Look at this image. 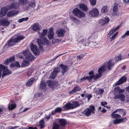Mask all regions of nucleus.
Returning a JSON list of instances; mask_svg holds the SVG:
<instances>
[{
    "instance_id": "1",
    "label": "nucleus",
    "mask_w": 129,
    "mask_h": 129,
    "mask_svg": "<svg viewBox=\"0 0 129 129\" xmlns=\"http://www.w3.org/2000/svg\"><path fill=\"white\" fill-rule=\"evenodd\" d=\"M124 92L123 89H121L119 87H115L114 90V95H115L114 99H119L121 101H124L125 99V96L123 94H118L122 93Z\"/></svg>"
},
{
    "instance_id": "2",
    "label": "nucleus",
    "mask_w": 129,
    "mask_h": 129,
    "mask_svg": "<svg viewBox=\"0 0 129 129\" xmlns=\"http://www.w3.org/2000/svg\"><path fill=\"white\" fill-rule=\"evenodd\" d=\"M105 70V66H102L98 69V74H96V75H92L86 77L87 80H88L89 82H90L92 81V79L94 80H95L99 78L102 75V73L104 72Z\"/></svg>"
},
{
    "instance_id": "3",
    "label": "nucleus",
    "mask_w": 129,
    "mask_h": 129,
    "mask_svg": "<svg viewBox=\"0 0 129 129\" xmlns=\"http://www.w3.org/2000/svg\"><path fill=\"white\" fill-rule=\"evenodd\" d=\"M79 103L77 101L74 102L72 104L70 102H68L64 106H63V110L66 111L71 109H73L80 106Z\"/></svg>"
},
{
    "instance_id": "4",
    "label": "nucleus",
    "mask_w": 129,
    "mask_h": 129,
    "mask_svg": "<svg viewBox=\"0 0 129 129\" xmlns=\"http://www.w3.org/2000/svg\"><path fill=\"white\" fill-rule=\"evenodd\" d=\"M15 57L13 56L9 59H8L6 60L5 62V64L6 65H8L9 62H11L12 63L10 65V67L12 68H14L15 67H17L20 68V65L18 62L15 61H14Z\"/></svg>"
},
{
    "instance_id": "5",
    "label": "nucleus",
    "mask_w": 129,
    "mask_h": 129,
    "mask_svg": "<svg viewBox=\"0 0 129 129\" xmlns=\"http://www.w3.org/2000/svg\"><path fill=\"white\" fill-rule=\"evenodd\" d=\"M37 42L39 47L41 49H42V45L48 44L49 43L48 40L45 37H41L39 39L37 40Z\"/></svg>"
},
{
    "instance_id": "6",
    "label": "nucleus",
    "mask_w": 129,
    "mask_h": 129,
    "mask_svg": "<svg viewBox=\"0 0 129 129\" xmlns=\"http://www.w3.org/2000/svg\"><path fill=\"white\" fill-rule=\"evenodd\" d=\"M0 71L1 73L2 72H3L2 76V78H3L4 76L11 73V72L6 67L4 66L2 64H0Z\"/></svg>"
},
{
    "instance_id": "7",
    "label": "nucleus",
    "mask_w": 129,
    "mask_h": 129,
    "mask_svg": "<svg viewBox=\"0 0 129 129\" xmlns=\"http://www.w3.org/2000/svg\"><path fill=\"white\" fill-rule=\"evenodd\" d=\"M73 13L75 15L79 18H82L85 16V14L83 12L81 11L77 8L73 9Z\"/></svg>"
},
{
    "instance_id": "8",
    "label": "nucleus",
    "mask_w": 129,
    "mask_h": 129,
    "mask_svg": "<svg viewBox=\"0 0 129 129\" xmlns=\"http://www.w3.org/2000/svg\"><path fill=\"white\" fill-rule=\"evenodd\" d=\"M19 4L25 5L28 4L29 6L32 7H34L35 6V3L34 2H29L28 0H19Z\"/></svg>"
},
{
    "instance_id": "9",
    "label": "nucleus",
    "mask_w": 129,
    "mask_h": 129,
    "mask_svg": "<svg viewBox=\"0 0 129 129\" xmlns=\"http://www.w3.org/2000/svg\"><path fill=\"white\" fill-rule=\"evenodd\" d=\"M90 108H87L84 110V114L87 116H89L91 113H94L95 110V107L93 106H90Z\"/></svg>"
},
{
    "instance_id": "10",
    "label": "nucleus",
    "mask_w": 129,
    "mask_h": 129,
    "mask_svg": "<svg viewBox=\"0 0 129 129\" xmlns=\"http://www.w3.org/2000/svg\"><path fill=\"white\" fill-rule=\"evenodd\" d=\"M23 54L24 56H25L26 58L29 61H32L34 58L29 50H27L24 51Z\"/></svg>"
},
{
    "instance_id": "11",
    "label": "nucleus",
    "mask_w": 129,
    "mask_h": 129,
    "mask_svg": "<svg viewBox=\"0 0 129 129\" xmlns=\"http://www.w3.org/2000/svg\"><path fill=\"white\" fill-rule=\"evenodd\" d=\"M30 47L31 50L35 55H38L40 54L39 50L36 45L32 43Z\"/></svg>"
},
{
    "instance_id": "12",
    "label": "nucleus",
    "mask_w": 129,
    "mask_h": 129,
    "mask_svg": "<svg viewBox=\"0 0 129 129\" xmlns=\"http://www.w3.org/2000/svg\"><path fill=\"white\" fill-rule=\"evenodd\" d=\"M47 85L50 88H53L55 86H57L59 85L58 82L55 81L47 80L46 82Z\"/></svg>"
},
{
    "instance_id": "13",
    "label": "nucleus",
    "mask_w": 129,
    "mask_h": 129,
    "mask_svg": "<svg viewBox=\"0 0 129 129\" xmlns=\"http://www.w3.org/2000/svg\"><path fill=\"white\" fill-rule=\"evenodd\" d=\"M66 33L65 30L63 28H61L57 29L56 32V34L58 37H64Z\"/></svg>"
},
{
    "instance_id": "14",
    "label": "nucleus",
    "mask_w": 129,
    "mask_h": 129,
    "mask_svg": "<svg viewBox=\"0 0 129 129\" xmlns=\"http://www.w3.org/2000/svg\"><path fill=\"white\" fill-rule=\"evenodd\" d=\"M115 64V63L114 62L113 60L112 59H110L107 62V65H103L105 66V70L106 69V68H107L108 70L111 69L112 67Z\"/></svg>"
},
{
    "instance_id": "15",
    "label": "nucleus",
    "mask_w": 129,
    "mask_h": 129,
    "mask_svg": "<svg viewBox=\"0 0 129 129\" xmlns=\"http://www.w3.org/2000/svg\"><path fill=\"white\" fill-rule=\"evenodd\" d=\"M15 43H17L24 38V37L18 35H15L12 38Z\"/></svg>"
},
{
    "instance_id": "16",
    "label": "nucleus",
    "mask_w": 129,
    "mask_h": 129,
    "mask_svg": "<svg viewBox=\"0 0 129 129\" xmlns=\"http://www.w3.org/2000/svg\"><path fill=\"white\" fill-rule=\"evenodd\" d=\"M89 14L92 17L97 16L99 14L98 9L96 8H93L89 12Z\"/></svg>"
},
{
    "instance_id": "17",
    "label": "nucleus",
    "mask_w": 129,
    "mask_h": 129,
    "mask_svg": "<svg viewBox=\"0 0 129 129\" xmlns=\"http://www.w3.org/2000/svg\"><path fill=\"white\" fill-rule=\"evenodd\" d=\"M77 41L79 42H81L85 46L88 45L89 44L88 39H86L85 38H83L82 37H78Z\"/></svg>"
},
{
    "instance_id": "18",
    "label": "nucleus",
    "mask_w": 129,
    "mask_h": 129,
    "mask_svg": "<svg viewBox=\"0 0 129 129\" xmlns=\"http://www.w3.org/2000/svg\"><path fill=\"white\" fill-rule=\"evenodd\" d=\"M19 7V5L17 3H13L11 4L10 5L6 7L7 10H10L13 8L16 9Z\"/></svg>"
},
{
    "instance_id": "19",
    "label": "nucleus",
    "mask_w": 129,
    "mask_h": 129,
    "mask_svg": "<svg viewBox=\"0 0 129 129\" xmlns=\"http://www.w3.org/2000/svg\"><path fill=\"white\" fill-rule=\"evenodd\" d=\"M126 80V77L124 76H123L115 83L114 85L115 86H116L118 85H120L125 82Z\"/></svg>"
},
{
    "instance_id": "20",
    "label": "nucleus",
    "mask_w": 129,
    "mask_h": 129,
    "mask_svg": "<svg viewBox=\"0 0 129 129\" xmlns=\"http://www.w3.org/2000/svg\"><path fill=\"white\" fill-rule=\"evenodd\" d=\"M19 12L18 11L14 10H11L7 14V16L8 17H10L15 16L18 14Z\"/></svg>"
},
{
    "instance_id": "21",
    "label": "nucleus",
    "mask_w": 129,
    "mask_h": 129,
    "mask_svg": "<svg viewBox=\"0 0 129 129\" xmlns=\"http://www.w3.org/2000/svg\"><path fill=\"white\" fill-rule=\"evenodd\" d=\"M10 23V21H8L6 19H4L0 21V25L8 26Z\"/></svg>"
},
{
    "instance_id": "22",
    "label": "nucleus",
    "mask_w": 129,
    "mask_h": 129,
    "mask_svg": "<svg viewBox=\"0 0 129 129\" xmlns=\"http://www.w3.org/2000/svg\"><path fill=\"white\" fill-rule=\"evenodd\" d=\"M41 26L37 23H35L32 27V29L36 31H39L40 30Z\"/></svg>"
},
{
    "instance_id": "23",
    "label": "nucleus",
    "mask_w": 129,
    "mask_h": 129,
    "mask_svg": "<svg viewBox=\"0 0 129 129\" xmlns=\"http://www.w3.org/2000/svg\"><path fill=\"white\" fill-rule=\"evenodd\" d=\"M48 33L49 34L48 35V37L50 40H51L53 38L54 34L52 28L49 29Z\"/></svg>"
},
{
    "instance_id": "24",
    "label": "nucleus",
    "mask_w": 129,
    "mask_h": 129,
    "mask_svg": "<svg viewBox=\"0 0 129 129\" xmlns=\"http://www.w3.org/2000/svg\"><path fill=\"white\" fill-rule=\"evenodd\" d=\"M79 8L84 12H87L88 10V8L87 6L84 4H80L79 5Z\"/></svg>"
},
{
    "instance_id": "25",
    "label": "nucleus",
    "mask_w": 129,
    "mask_h": 129,
    "mask_svg": "<svg viewBox=\"0 0 129 129\" xmlns=\"http://www.w3.org/2000/svg\"><path fill=\"white\" fill-rule=\"evenodd\" d=\"M109 21L108 18H104L103 19L101 20L100 21V23L101 25H104L106 23H108Z\"/></svg>"
},
{
    "instance_id": "26",
    "label": "nucleus",
    "mask_w": 129,
    "mask_h": 129,
    "mask_svg": "<svg viewBox=\"0 0 129 129\" xmlns=\"http://www.w3.org/2000/svg\"><path fill=\"white\" fill-rule=\"evenodd\" d=\"M59 67L62 69L61 72L63 75L67 71L68 67L62 64L59 66Z\"/></svg>"
},
{
    "instance_id": "27",
    "label": "nucleus",
    "mask_w": 129,
    "mask_h": 129,
    "mask_svg": "<svg viewBox=\"0 0 129 129\" xmlns=\"http://www.w3.org/2000/svg\"><path fill=\"white\" fill-rule=\"evenodd\" d=\"M81 89V88L79 86L77 85L72 90L70 91L69 92V93L70 94H72L75 92L77 91H79Z\"/></svg>"
},
{
    "instance_id": "28",
    "label": "nucleus",
    "mask_w": 129,
    "mask_h": 129,
    "mask_svg": "<svg viewBox=\"0 0 129 129\" xmlns=\"http://www.w3.org/2000/svg\"><path fill=\"white\" fill-rule=\"evenodd\" d=\"M35 78H31L28 80L26 83V85L28 86H30L35 81Z\"/></svg>"
},
{
    "instance_id": "29",
    "label": "nucleus",
    "mask_w": 129,
    "mask_h": 129,
    "mask_svg": "<svg viewBox=\"0 0 129 129\" xmlns=\"http://www.w3.org/2000/svg\"><path fill=\"white\" fill-rule=\"evenodd\" d=\"M58 121L60 125L62 126H64L67 123L65 119H59Z\"/></svg>"
},
{
    "instance_id": "30",
    "label": "nucleus",
    "mask_w": 129,
    "mask_h": 129,
    "mask_svg": "<svg viewBox=\"0 0 129 129\" xmlns=\"http://www.w3.org/2000/svg\"><path fill=\"white\" fill-rule=\"evenodd\" d=\"M5 10H7L5 8L3 7L0 12V17H2L5 16L6 14Z\"/></svg>"
},
{
    "instance_id": "31",
    "label": "nucleus",
    "mask_w": 129,
    "mask_h": 129,
    "mask_svg": "<svg viewBox=\"0 0 129 129\" xmlns=\"http://www.w3.org/2000/svg\"><path fill=\"white\" fill-rule=\"evenodd\" d=\"M16 107V104L11 102L9 104L8 108L9 110H12L14 109Z\"/></svg>"
},
{
    "instance_id": "32",
    "label": "nucleus",
    "mask_w": 129,
    "mask_h": 129,
    "mask_svg": "<svg viewBox=\"0 0 129 129\" xmlns=\"http://www.w3.org/2000/svg\"><path fill=\"white\" fill-rule=\"evenodd\" d=\"M15 43L12 38H11L8 41L7 44L9 46H10L14 45Z\"/></svg>"
},
{
    "instance_id": "33",
    "label": "nucleus",
    "mask_w": 129,
    "mask_h": 129,
    "mask_svg": "<svg viewBox=\"0 0 129 129\" xmlns=\"http://www.w3.org/2000/svg\"><path fill=\"white\" fill-rule=\"evenodd\" d=\"M46 86V85L44 82L43 81L41 82L40 86V88L41 89H45Z\"/></svg>"
},
{
    "instance_id": "34",
    "label": "nucleus",
    "mask_w": 129,
    "mask_h": 129,
    "mask_svg": "<svg viewBox=\"0 0 129 129\" xmlns=\"http://www.w3.org/2000/svg\"><path fill=\"white\" fill-rule=\"evenodd\" d=\"M29 64V62L28 61L24 60L22 63L21 66L22 67H24L28 66Z\"/></svg>"
},
{
    "instance_id": "35",
    "label": "nucleus",
    "mask_w": 129,
    "mask_h": 129,
    "mask_svg": "<svg viewBox=\"0 0 129 129\" xmlns=\"http://www.w3.org/2000/svg\"><path fill=\"white\" fill-rule=\"evenodd\" d=\"M108 10V8L107 6H104L102 9L101 12L102 13L107 12Z\"/></svg>"
},
{
    "instance_id": "36",
    "label": "nucleus",
    "mask_w": 129,
    "mask_h": 129,
    "mask_svg": "<svg viewBox=\"0 0 129 129\" xmlns=\"http://www.w3.org/2000/svg\"><path fill=\"white\" fill-rule=\"evenodd\" d=\"M48 29H43L42 33L41 34V37H44L47 34L48 31Z\"/></svg>"
},
{
    "instance_id": "37",
    "label": "nucleus",
    "mask_w": 129,
    "mask_h": 129,
    "mask_svg": "<svg viewBox=\"0 0 129 129\" xmlns=\"http://www.w3.org/2000/svg\"><path fill=\"white\" fill-rule=\"evenodd\" d=\"M71 19L73 21L77 23H79V21L74 16H72L71 17Z\"/></svg>"
},
{
    "instance_id": "38",
    "label": "nucleus",
    "mask_w": 129,
    "mask_h": 129,
    "mask_svg": "<svg viewBox=\"0 0 129 129\" xmlns=\"http://www.w3.org/2000/svg\"><path fill=\"white\" fill-rule=\"evenodd\" d=\"M60 125L58 124L55 123L53 124V129H60Z\"/></svg>"
},
{
    "instance_id": "39",
    "label": "nucleus",
    "mask_w": 129,
    "mask_h": 129,
    "mask_svg": "<svg viewBox=\"0 0 129 129\" xmlns=\"http://www.w3.org/2000/svg\"><path fill=\"white\" fill-rule=\"evenodd\" d=\"M57 75V74H56L53 72L49 76V78L51 79H54L56 77Z\"/></svg>"
},
{
    "instance_id": "40",
    "label": "nucleus",
    "mask_w": 129,
    "mask_h": 129,
    "mask_svg": "<svg viewBox=\"0 0 129 129\" xmlns=\"http://www.w3.org/2000/svg\"><path fill=\"white\" fill-rule=\"evenodd\" d=\"M121 56V54H119L117 57H115V59L116 62H118L121 60L122 59Z\"/></svg>"
},
{
    "instance_id": "41",
    "label": "nucleus",
    "mask_w": 129,
    "mask_h": 129,
    "mask_svg": "<svg viewBox=\"0 0 129 129\" xmlns=\"http://www.w3.org/2000/svg\"><path fill=\"white\" fill-rule=\"evenodd\" d=\"M118 4H117L115 3L113 9L114 11H116L117 10L118 8Z\"/></svg>"
},
{
    "instance_id": "42",
    "label": "nucleus",
    "mask_w": 129,
    "mask_h": 129,
    "mask_svg": "<svg viewBox=\"0 0 129 129\" xmlns=\"http://www.w3.org/2000/svg\"><path fill=\"white\" fill-rule=\"evenodd\" d=\"M39 125L40 126V127L41 128H42L44 126V122L43 120H40L39 122Z\"/></svg>"
},
{
    "instance_id": "43",
    "label": "nucleus",
    "mask_w": 129,
    "mask_h": 129,
    "mask_svg": "<svg viewBox=\"0 0 129 129\" xmlns=\"http://www.w3.org/2000/svg\"><path fill=\"white\" fill-rule=\"evenodd\" d=\"M60 71V69L59 68H56L54 69L53 72L57 75V73L59 72Z\"/></svg>"
},
{
    "instance_id": "44",
    "label": "nucleus",
    "mask_w": 129,
    "mask_h": 129,
    "mask_svg": "<svg viewBox=\"0 0 129 129\" xmlns=\"http://www.w3.org/2000/svg\"><path fill=\"white\" fill-rule=\"evenodd\" d=\"M111 116L114 118H120L121 117V116L118 114H114L111 115Z\"/></svg>"
},
{
    "instance_id": "45",
    "label": "nucleus",
    "mask_w": 129,
    "mask_h": 129,
    "mask_svg": "<svg viewBox=\"0 0 129 129\" xmlns=\"http://www.w3.org/2000/svg\"><path fill=\"white\" fill-rule=\"evenodd\" d=\"M28 19V17H26V18H23L22 19L19 20L18 22L20 23H21L23 21H27Z\"/></svg>"
},
{
    "instance_id": "46",
    "label": "nucleus",
    "mask_w": 129,
    "mask_h": 129,
    "mask_svg": "<svg viewBox=\"0 0 129 129\" xmlns=\"http://www.w3.org/2000/svg\"><path fill=\"white\" fill-rule=\"evenodd\" d=\"M90 4L92 6H94L95 5L96 3V0H89Z\"/></svg>"
},
{
    "instance_id": "47",
    "label": "nucleus",
    "mask_w": 129,
    "mask_h": 129,
    "mask_svg": "<svg viewBox=\"0 0 129 129\" xmlns=\"http://www.w3.org/2000/svg\"><path fill=\"white\" fill-rule=\"evenodd\" d=\"M61 108L60 107H57L56 108L55 110L56 112H60L61 111Z\"/></svg>"
},
{
    "instance_id": "48",
    "label": "nucleus",
    "mask_w": 129,
    "mask_h": 129,
    "mask_svg": "<svg viewBox=\"0 0 129 129\" xmlns=\"http://www.w3.org/2000/svg\"><path fill=\"white\" fill-rule=\"evenodd\" d=\"M126 118L125 117L119 119L120 123L122 122H125L126 121Z\"/></svg>"
},
{
    "instance_id": "49",
    "label": "nucleus",
    "mask_w": 129,
    "mask_h": 129,
    "mask_svg": "<svg viewBox=\"0 0 129 129\" xmlns=\"http://www.w3.org/2000/svg\"><path fill=\"white\" fill-rule=\"evenodd\" d=\"M85 96L87 98L88 101H89L90 99L92 97V96L91 94H87L85 95Z\"/></svg>"
},
{
    "instance_id": "50",
    "label": "nucleus",
    "mask_w": 129,
    "mask_h": 129,
    "mask_svg": "<svg viewBox=\"0 0 129 129\" xmlns=\"http://www.w3.org/2000/svg\"><path fill=\"white\" fill-rule=\"evenodd\" d=\"M120 123L119 119H115L113 120V124H114Z\"/></svg>"
},
{
    "instance_id": "51",
    "label": "nucleus",
    "mask_w": 129,
    "mask_h": 129,
    "mask_svg": "<svg viewBox=\"0 0 129 129\" xmlns=\"http://www.w3.org/2000/svg\"><path fill=\"white\" fill-rule=\"evenodd\" d=\"M119 110H120L121 111H123V110L122 109H117L116 110L114 111L113 112V113H112V114H111V115H113V114H114L115 113H116L117 112H118V111H119Z\"/></svg>"
},
{
    "instance_id": "52",
    "label": "nucleus",
    "mask_w": 129,
    "mask_h": 129,
    "mask_svg": "<svg viewBox=\"0 0 129 129\" xmlns=\"http://www.w3.org/2000/svg\"><path fill=\"white\" fill-rule=\"evenodd\" d=\"M104 91V90L103 89H100L99 91V93L102 94L103 93Z\"/></svg>"
},
{
    "instance_id": "53",
    "label": "nucleus",
    "mask_w": 129,
    "mask_h": 129,
    "mask_svg": "<svg viewBox=\"0 0 129 129\" xmlns=\"http://www.w3.org/2000/svg\"><path fill=\"white\" fill-rule=\"evenodd\" d=\"M86 80H87V79H86V77H84L81 78V79H80V82H82L83 81H85Z\"/></svg>"
},
{
    "instance_id": "54",
    "label": "nucleus",
    "mask_w": 129,
    "mask_h": 129,
    "mask_svg": "<svg viewBox=\"0 0 129 129\" xmlns=\"http://www.w3.org/2000/svg\"><path fill=\"white\" fill-rule=\"evenodd\" d=\"M107 103L106 102H103L101 103V105H102L104 106L105 107L106 106H105V105H106Z\"/></svg>"
},
{
    "instance_id": "55",
    "label": "nucleus",
    "mask_w": 129,
    "mask_h": 129,
    "mask_svg": "<svg viewBox=\"0 0 129 129\" xmlns=\"http://www.w3.org/2000/svg\"><path fill=\"white\" fill-rule=\"evenodd\" d=\"M18 127L17 126H15L14 127H12V126H9V129H14L15 128Z\"/></svg>"
},
{
    "instance_id": "56",
    "label": "nucleus",
    "mask_w": 129,
    "mask_h": 129,
    "mask_svg": "<svg viewBox=\"0 0 129 129\" xmlns=\"http://www.w3.org/2000/svg\"><path fill=\"white\" fill-rule=\"evenodd\" d=\"M120 26V25H119L118 26H117L116 28H114L115 29V30H117L119 28V27Z\"/></svg>"
},
{
    "instance_id": "57",
    "label": "nucleus",
    "mask_w": 129,
    "mask_h": 129,
    "mask_svg": "<svg viewBox=\"0 0 129 129\" xmlns=\"http://www.w3.org/2000/svg\"><path fill=\"white\" fill-rule=\"evenodd\" d=\"M32 73L30 71H28L27 72V75L28 76H30L31 75Z\"/></svg>"
},
{
    "instance_id": "58",
    "label": "nucleus",
    "mask_w": 129,
    "mask_h": 129,
    "mask_svg": "<svg viewBox=\"0 0 129 129\" xmlns=\"http://www.w3.org/2000/svg\"><path fill=\"white\" fill-rule=\"evenodd\" d=\"M89 75H94V72L93 71H92L90 72L89 73Z\"/></svg>"
},
{
    "instance_id": "59",
    "label": "nucleus",
    "mask_w": 129,
    "mask_h": 129,
    "mask_svg": "<svg viewBox=\"0 0 129 129\" xmlns=\"http://www.w3.org/2000/svg\"><path fill=\"white\" fill-rule=\"evenodd\" d=\"M56 113V112L55 110H54L52 111L51 112V115H53L55 114Z\"/></svg>"
},
{
    "instance_id": "60",
    "label": "nucleus",
    "mask_w": 129,
    "mask_h": 129,
    "mask_svg": "<svg viewBox=\"0 0 129 129\" xmlns=\"http://www.w3.org/2000/svg\"><path fill=\"white\" fill-rule=\"evenodd\" d=\"M111 32H112L111 31H110L109 33H108V35H107V36H108V37H110L111 35H112L113 34H112V33Z\"/></svg>"
},
{
    "instance_id": "61",
    "label": "nucleus",
    "mask_w": 129,
    "mask_h": 129,
    "mask_svg": "<svg viewBox=\"0 0 129 129\" xmlns=\"http://www.w3.org/2000/svg\"><path fill=\"white\" fill-rule=\"evenodd\" d=\"M116 31V30H115V29L113 28L110 31L112 32V34H113Z\"/></svg>"
},
{
    "instance_id": "62",
    "label": "nucleus",
    "mask_w": 129,
    "mask_h": 129,
    "mask_svg": "<svg viewBox=\"0 0 129 129\" xmlns=\"http://www.w3.org/2000/svg\"><path fill=\"white\" fill-rule=\"evenodd\" d=\"M116 31V30H115V29L113 28L110 31L112 32V34H113Z\"/></svg>"
},
{
    "instance_id": "63",
    "label": "nucleus",
    "mask_w": 129,
    "mask_h": 129,
    "mask_svg": "<svg viewBox=\"0 0 129 129\" xmlns=\"http://www.w3.org/2000/svg\"><path fill=\"white\" fill-rule=\"evenodd\" d=\"M125 34L126 36L129 35V31H127Z\"/></svg>"
},
{
    "instance_id": "64",
    "label": "nucleus",
    "mask_w": 129,
    "mask_h": 129,
    "mask_svg": "<svg viewBox=\"0 0 129 129\" xmlns=\"http://www.w3.org/2000/svg\"><path fill=\"white\" fill-rule=\"evenodd\" d=\"M30 129H38L36 127H30Z\"/></svg>"
}]
</instances>
